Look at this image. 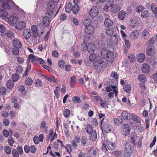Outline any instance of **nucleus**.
<instances>
[{"mask_svg":"<svg viewBox=\"0 0 157 157\" xmlns=\"http://www.w3.org/2000/svg\"><path fill=\"white\" fill-rule=\"evenodd\" d=\"M4 150L6 153L7 154H10L11 153V149L9 146H6L4 148Z\"/></svg>","mask_w":157,"mask_h":157,"instance_id":"53","label":"nucleus"},{"mask_svg":"<svg viewBox=\"0 0 157 157\" xmlns=\"http://www.w3.org/2000/svg\"><path fill=\"white\" fill-rule=\"evenodd\" d=\"M128 57V60L130 63H133L135 61V57L133 55L130 54Z\"/></svg>","mask_w":157,"mask_h":157,"instance_id":"44","label":"nucleus"},{"mask_svg":"<svg viewBox=\"0 0 157 157\" xmlns=\"http://www.w3.org/2000/svg\"><path fill=\"white\" fill-rule=\"evenodd\" d=\"M35 84L36 86L37 87H40L42 86L41 81L39 79H37L36 80Z\"/></svg>","mask_w":157,"mask_h":157,"instance_id":"54","label":"nucleus"},{"mask_svg":"<svg viewBox=\"0 0 157 157\" xmlns=\"http://www.w3.org/2000/svg\"><path fill=\"white\" fill-rule=\"evenodd\" d=\"M17 151H18V153L20 155H22L23 153V149L21 146H18L17 147Z\"/></svg>","mask_w":157,"mask_h":157,"instance_id":"60","label":"nucleus"},{"mask_svg":"<svg viewBox=\"0 0 157 157\" xmlns=\"http://www.w3.org/2000/svg\"><path fill=\"white\" fill-rule=\"evenodd\" d=\"M97 56L96 54H93L90 55L89 56V60L91 62L93 63L94 64V62H95V60H96L97 59Z\"/></svg>","mask_w":157,"mask_h":157,"instance_id":"35","label":"nucleus"},{"mask_svg":"<svg viewBox=\"0 0 157 157\" xmlns=\"http://www.w3.org/2000/svg\"><path fill=\"white\" fill-rule=\"evenodd\" d=\"M42 21L45 26L47 27L49 26L50 22L49 18L48 17H44L42 19Z\"/></svg>","mask_w":157,"mask_h":157,"instance_id":"27","label":"nucleus"},{"mask_svg":"<svg viewBox=\"0 0 157 157\" xmlns=\"http://www.w3.org/2000/svg\"><path fill=\"white\" fill-rule=\"evenodd\" d=\"M85 128L86 132L88 134L90 135V140L92 141H95L97 138L96 130H93V127L90 124L87 125Z\"/></svg>","mask_w":157,"mask_h":157,"instance_id":"3","label":"nucleus"},{"mask_svg":"<svg viewBox=\"0 0 157 157\" xmlns=\"http://www.w3.org/2000/svg\"><path fill=\"white\" fill-rule=\"evenodd\" d=\"M107 65L108 62L107 60L100 56H97V59L95 62H94V65L95 67H99L101 66L103 68H105Z\"/></svg>","mask_w":157,"mask_h":157,"instance_id":"5","label":"nucleus"},{"mask_svg":"<svg viewBox=\"0 0 157 157\" xmlns=\"http://www.w3.org/2000/svg\"><path fill=\"white\" fill-rule=\"evenodd\" d=\"M12 78L13 81L16 82L18 80L19 75L17 74H15L12 75Z\"/></svg>","mask_w":157,"mask_h":157,"instance_id":"49","label":"nucleus"},{"mask_svg":"<svg viewBox=\"0 0 157 157\" xmlns=\"http://www.w3.org/2000/svg\"><path fill=\"white\" fill-rule=\"evenodd\" d=\"M6 92V88L4 87H2L0 88V94L2 95H5Z\"/></svg>","mask_w":157,"mask_h":157,"instance_id":"51","label":"nucleus"},{"mask_svg":"<svg viewBox=\"0 0 157 157\" xmlns=\"http://www.w3.org/2000/svg\"><path fill=\"white\" fill-rule=\"evenodd\" d=\"M122 134L125 136H127L130 132L129 126L127 124H124L122 126Z\"/></svg>","mask_w":157,"mask_h":157,"instance_id":"11","label":"nucleus"},{"mask_svg":"<svg viewBox=\"0 0 157 157\" xmlns=\"http://www.w3.org/2000/svg\"><path fill=\"white\" fill-rule=\"evenodd\" d=\"M101 128L103 131L108 132L112 130V126L106 119L103 118L101 121Z\"/></svg>","mask_w":157,"mask_h":157,"instance_id":"7","label":"nucleus"},{"mask_svg":"<svg viewBox=\"0 0 157 157\" xmlns=\"http://www.w3.org/2000/svg\"><path fill=\"white\" fill-rule=\"evenodd\" d=\"M132 152L124 151V157H130Z\"/></svg>","mask_w":157,"mask_h":157,"instance_id":"64","label":"nucleus"},{"mask_svg":"<svg viewBox=\"0 0 157 157\" xmlns=\"http://www.w3.org/2000/svg\"><path fill=\"white\" fill-rule=\"evenodd\" d=\"M15 69L16 72L19 74L21 73L23 71V68L20 65L17 66L16 67Z\"/></svg>","mask_w":157,"mask_h":157,"instance_id":"48","label":"nucleus"},{"mask_svg":"<svg viewBox=\"0 0 157 157\" xmlns=\"http://www.w3.org/2000/svg\"><path fill=\"white\" fill-rule=\"evenodd\" d=\"M91 22L89 19H85L82 21V23L85 27L90 26Z\"/></svg>","mask_w":157,"mask_h":157,"instance_id":"38","label":"nucleus"},{"mask_svg":"<svg viewBox=\"0 0 157 157\" xmlns=\"http://www.w3.org/2000/svg\"><path fill=\"white\" fill-rule=\"evenodd\" d=\"M110 76L116 79H117L118 78V75L117 72L112 71L111 73Z\"/></svg>","mask_w":157,"mask_h":157,"instance_id":"45","label":"nucleus"},{"mask_svg":"<svg viewBox=\"0 0 157 157\" xmlns=\"http://www.w3.org/2000/svg\"><path fill=\"white\" fill-rule=\"evenodd\" d=\"M138 79L143 82H144L147 80V78L144 74H141L138 76Z\"/></svg>","mask_w":157,"mask_h":157,"instance_id":"40","label":"nucleus"},{"mask_svg":"<svg viewBox=\"0 0 157 157\" xmlns=\"http://www.w3.org/2000/svg\"><path fill=\"white\" fill-rule=\"evenodd\" d=\"M13 44L14 47L17 48H20L22 46L20 41L17 39H15L13 40Z\"/></svg>","mask_w":157,"mask_h":157,"instance_id":"19","label":"nucleus"},{"mask_svg":"<svg viewBox=\"0 0 157 157\" xmlns=\"http://www.w3.org/2000/svg\"><path fill=\"white\" fill-rule=\"evenodd\" d=\"M101 55L103 58L112 62L114 60V56L113 52H108L105 49H103L101 52Z\"/></svg>","mask_w":157,"mask_h":157,"instance_id":"2","label":"nucleus"},{"mask_svg":"<svg viewBox=\"0 0 157 157\" xmlns=\"http://www.w3.org/2000/svg\"><path fill=\"white\" fill-rule=\"evenodd\" d=\"M2 8L5 9L9 10L10 9L11 7L9 4L5 2L3 3L2 5Z\"/></svg>","mask_w":157,"mask_h":157,"instance_id":"42","label":"nucleus"},{"mask_svg":"<svg viewBox=\"0 0 157 157\" xmlns=\"http://www.w3.org/2000/svg\"><path fill=\"white\" fill-rule=\"evenodd\" d=\"M115 148V144L108 140H106L102 146V149L105 152L107 151L108 150H113Z\"/></svg>","mask_w":157,"mask_h":157,"instance_id":"8","label":"nucleus"},{"mask_svg":"<svg viewBox=\"0 0 157 157\" xmlns=\"http://www.w3.org/2000/svg\"><path fill=\"white\" fill-rule=\"evenodd\" d=\"M8 13L7 11L3 10H0V16L3 17V19L7 18Z\"/></svg>","mask_w":157,"mask_h":157,"instance_id":"30","label":"nucleus"},{"mask_svg":"<svg viewBox=\"0 0 157 157\" xmlns=\"http://www.w3.org/2000/svg\"><path fill=\"white\" fill-rule=\"evenodd\" d=\"M110 6L111 7V11L114 13H117L120 10V8L117 5L114 6L113 4L111 3Z\"/></svg>","mask_w":157,"mask_h":157,"instance_id":"21","label":"nucleus"},{"mask_svg":"<svg viewBox=\"0 0 157 157\" xmlns=\"http://www.w3.org/2000/svg\"><path fill=\"white\" fill-rule=\"evenodd\" d=\"M151 10L152 12L155 14L156 18H157V7L155 6L154 4H152L151 5Z\"/></svg>","mask_w":157,"mask_h":157,"instance_id":"32","label":"nucleus"},{"mask_svg":"<svg viewBox=\"0 0 157 157\" xmlns=\"http://www.w3.org/2000/svg\"><path fill=\"white\" fill-rule=\"evenodd\" d=\"M57 4L55 2H49L47 5V8H48V11L50 10V9H52V10H56L57 9Z\"/></svg>","mask_w":157,"mask_h":157,"instance_id":"13","label":"nucleus"},{"mask_svg":"<svg viewBox=\"0 0 157 157\" xmlns=\"http://www.w3.org/2000/svg\"><path fill=\"white\" fill-rule=\"evenodd\" d=\"M65 148L67 151L69 153H70L72 151V148L71 145L67 144L65 147Z\"/></svg>","mask_w":157,"mask_h":157,"instance_id":"50","label":"nucleus"},{"mask_svg":"<svg viewBox=\"0 0 157 157\" xmlns=\"http://www.w3.org/2000/svg\"><path fill=\"white\" fill-rule=\"evenodd\" d=\"M147 53L148 56H151L154 54V51L153 49L151 48L147 50Z\"/></svg>","mask_w":157,"mask_h":157,"instance_id":"55","label":"nucleus"},{"mask_svg":"<svg viewBox=\"0 0 157 157\" xmlns=\"http://www.w3.org/2000/svg\"><path fill=\"white\" fill-rule=\"evenodd\" d=\"M131 117L136 122L140 123L141 121L140 118L133 113H131Z\"/></svg>","mask_w":157,"mask_h":157,"instance_id":"28","label":"nucleus"},{"mask_svg":"<svg viewBox=\"0 0 157 157\" xmlns=\"http://www.w3.org/2000/svg\"><path fill=\"white\" fill-rule=\"evenodd\" d=\"M73 7L72 4L71 2H68L65 6V10L66 12L69 13L72 10Z\"/></svg>","mask_w":157,"mask_h":157,"instance_id":"24","label":"nucleus"},{"mask_svg":"<svg viewBox=\"0 0 157 157\" xmlns=\"http://www.w3.org/2000/svg\"><path fill=\"white\" fill-rule=\"evenodd\" d=\"M18 19L17 15L14 14L9 18V20L12 25L15 24V26L16 29H23L26 27V24L22 21H19L16 22Z\"/></svg>","mask_w":157,"mask_h":157,"instance_id":"1","label":"nucleus"},{"mask_svg":"<svg viewBox=\"0 0 157 157\" xmlns=\"http://www.w3.org/2000/svg\"><path fill=\"white\" fill-rule=\"evenodd\" d=\"M70 114V111L68 109H66L64 113H63V115L64 117L66 118L68 117L69 116V114Z\"/></svg>","mask_w":157,"mask_h":157,"instance_id":"52","label":"nucleus"},{"mask_svg":"<svg viewBox=\"0 0 157 157\" xmlns=\"http://www.w3.org/2000/svg\"><path fill=\"white\" fill-rule=\"evenodd\" d=\"M112 37V39L110 41L112 44L113 45H117L118 42V37L117 35H112L111 36Z\"/></svg>","mask_w":157,"mask_h":157,"instance_id":"20","label":"nucleus"},{"mask_svg":"<svg viewBox=\"0 0 157 157\" xmlns=\"http://www.w3.org/2000/svg\"><path fill=\"white\" fill-rule=\"evenodd\" d=\"M6 84L7 87L11 89L13 87L14 83L11 80H9L7 81Z\"/></svg>","mask_w":157,"mask_h":157,"instance_id":"34","label":"nucleus"},{"mask_svg":"<svg viewBox=\"0 0 157 157\" xmlns=\"http://www.w3.org/2000/svg\"><path fill=\"white\" fill-rule=\"evenodd\" d=\"M33 141L34 143L36 144H38L39 142V137L38 136H35L34 137Z\"/></svg>","mask_w":157,"mask_h":157,"instance_id":"63","label":"nucleus"},{"mask_svg":"<svg viewBox=\"0 0 157 157\" xmlns=\"http://www.w3.org/2000/svg\"><path fill=\"white\" fill-rule=\"evenodd\" d=\"M31 29L33 35L35 38H36L38 36V35H40V33L41 34L43 33V32H41L39 31L38 29L37 28L36 26L35 25H32L31 27Z\"/></svg>","mask_w":157,"mask_h":157,"instance_id":"9","label":"nucleus"},{"mask_svg":"<svg viewBox=\"0 0 157 157\" xmlns=\"http://www.w3.org/2000/svg\"><path fill=\"white\" fill-rule=\"evenodd\" d=\"M132 145L130 142H127L125 146V151L128 152H132Z\"/></svg>","mask_w":157,"mask_h":157,"instance_id":"23","label":"nucleus"},{"mask_svg":"<svg viewBox=\"0 0 157 157\" xmlns=\"http://www.w3.org/2000/svg\"><path fill=\"white\" fill-rule=\"evenodd\" d=\"M23 37L26 40H28L32 35L31 30L29 29H25L23 32Z\"/></svg>","mask_w":157,"mask_h":157,"instance_id":"10","label":"nucleus"},{"mask_svg":"<svg viewBox=\"0 0 157 157\" xmlns=\"http://www.w3.org/2000/svg\"><path fill=\"white\" fill-rule=\"evenodd\" d=\"M5 35L7 37L12 38L13 37L14 33L8 30L5 33Z\"/></svg>","mask_w":157,"mask_h":157,"instance_id":"41","label":"nucleus"},{"mask_svg":"<svg viewBox=\"0 0 157 157\" xmlns=\"http://www.w3.org/2000/svg\"><path fill=\"white\" fill-rule=\"evenodd\" d=\"M136 11L138 13L141 12V16L142 18L148 17L150 16V14L149 11L145 10L144 6L141 5L138 6L135 9Z\"/></svg>","mask_w":157,"mask_h":157,"instance_id":"4","label":"nucleus"},{"mask_svg":"<svg viewBox=\"0 0 157 157\" xmlns=\"http://www.w3.org/2000/svg\"><path fill=\"white\" fill-rule=\"evenodd\" d=\"M99 13L98 8L95 6H93L89 11L90 16L92 17H96Z\"/></svg>","mask_w":157,"mask_h":157,"instance_id":"12","label":"nucleus"},{"mask_svg":"<svg viewBox=\"0 0 157 157\" xmlns=\"http://www.w3.org/2000/svg\"><path fill=\"white\" fill-rule=\"evenodd\" d=\"M131 113H129L126 111L123 112L121 114V116L123 119L125 120L130 119L131 118Z\"/></svg>","mask_w":157,"mask_h":157,"instance_id":"17","label":"nucleus"},{"mask_svg":"<svg viewBox=\"0 0 157 157\" xmlns=\"http://www.w3.org/2000/svg\"><path fill=\"white\" fill-rule=\"evenodd\" d=\"M104 23L105 26L109 27L113 25V22L110 19L106 18L105 20Z\"/></svg>","mask_w":157,"mask_h":157,"instance_id":"36","label":"nucleus"},{"mask_svg":"<svg viewBox=\"0 0 157 157\" xmlns=\"http://www.w3.org/2000/svg\"><path fill=\"white\" fill-rule=\"evenodd\" d=\"M123 120L120 117H118L114 119V123L116 125H120L122 124Z\"/></svg>","mask_w":157,"mask_h":157,"instance_id":"26","label":"nucleus"},{"mask_svg":"<svg viewBox=\"0 0 157 157\" xmlns=\"http://www.w3.org/2000/svg\"><path fill=\"white\" fill-rule=\"evenodd\" d=\"M86 139L85 137H82L81 140V143L83 147H84L86 144Z\"/></svg>","mask_w":157,"mask_h":157,"instance_id":"59","label":"nucleus"},{"mask_svg":"<svg viewBox=\"0 0 157 157\" xmlns=\"http://www.w3.org/2000/svg\"><path fill=\"white\" fill-rule=\"evenodd\" d=\"M95 49V45L93 43H90L87 45V51L89 53H93L94 52Z\"/></svg>","mask_w":157,"mask_h":157,"instance_id":"14","label":"nucleus"},{"mask_svg":"<svg viewBox=\"0 0 157 157\" xmlns=\"http://www.w3.org/2000/svg\"><path fill=\"white\" fill-rule=\"evenodd\" d=\"M85 31L86 33L87 34H92L94 31V29L91 25L85 27Z\"/></svg>","mask_w":157,"mask_h":157,"instance_id":"18","label":"nucleus"},{"mask_svg":"<svg viewBox=\"0 0 157 157\" xmlns=\"http://www.w3.org/2000/svg\"><path fill=\"white\" fill-rule=\"evenodd\" d=\"M8 142L9 144V145L12 146L13 145L14 141L13 139V138L11 136H10L8 139Z\"/></svg>","mask_w":157,"mask_h":157,"instance_id":"61","label":"nucleus"},{"mask_svg":"<svg viewBox=\"0 0 157 157\" xmlns=\"http://www.w3.org/2000/svg\"><path fill=\"white\" fill-rule=\"evenodd\" d=\"M126 14L127 13L125 11L121 10L119 13L118 17L119 19L122 20L125 18Z\"/></svg>","mask_w":157,"mask_h":157,"instance_id":"22","label":"nucleus"},{"mask_svg":"<svg viewBox=\"0 0 157 157\" xmlns=\"http://www.w3.org/2000/svg\"><path fill=\"white\" fill-rule=\"evenodd\" d=\"M70 84L71 88H74L75 86V84L76 82V78L75 76H73L70 78Z\"/></svg>","mask_w":157,"mask_h":157,"instance_id":"29","label":"nucleus"},{"mask_svg":"<svg viewBox=\"0 0 157 157\" xmlns=\"http://www.w3.org/2000/svg\"><path fill=\"white\" fill-rule=\"evenodd\" d=\"M142 70L143 72L144 73H147L150 70V66L147 63H144L142 66Z\"/></svg>","mask_w":157,"mask_h":157,"instance_id":"15","label":"nucleus"},{"mask_svg":"<svg viewBox=\"0 0 157 157\" xmlns=\"http://www.w3.org/2000/svg\"><path fill=\"white\" fill-rule=\"evenodd\" d=\"M3 123L6 126H8L9 125L10 121L8 119L4 118L3 120Z\"/></svg>","mask_w":157,"mask_h":157,"instance_id":"58","label":"nucleus"},{"mask_svg":"<svg viewBox=\"0 0 157 157\" xmlns=\"http://www.w3.org/2000/svg\"><path fill=\"white\" fill-rule=\"evenodd\" d=\"M131 86L128 84H126L123 87V89L124 91L126 92L130 91L131 90Z\"/></svg>","mask_w":157,"mask_h":157,"instance_id":"39","label":"nucleus"},{"mask_svg":"<svg viewBox=\"0 0 157 157\" xmlns=\"http://www.w3.org/2000/svg\"><path fill=\"white\" fill-rule=\"evenodd\" d=\"M79 11V7L78 5L76 4H75V5L73 7L72 11L73 13L75 14H77L78 13Z\"/></svg>","mask_w":157,"mask_h":157,"instance_id":"31","label":"nucleus"},{"mask_svg":"<svg viewBox=\"0 0 157 157\" xmlns=\"http://www.w3.org/2000/svg\"><path fill=\"white\" fill-rule=\"evenodd\" d=\"M73 102L75 103H79L81 102L80 98L78 96H74L72 99Z\"/></svg>","mask_w":157,"mask_h":157,"instance_id":"43","label":"nucleus"},{"mask_svg":"<svg viewBox=\"0 0 157 157\" xmlns=\"http://www.w3.org/2000/svg\"><path fill=\"white\" fill-rule=\"evenodd\" d=\"M33 82V80L31 78H26L25 81V83L26 85L30 86Z\"/></svg>","mask_w":157,"mask_h":157,"instance_id":"37","label":"nucleus"},{"mask_svg":"<svg viewBox=\"0 0 157 157\" xmlns=\"http://www.w3.org/2000/svg\"><path fill=\"white\" fill-rule=\"evenodd\" d=\"M58 66L62 68L64 67L65 64V62L63 60H59L58 63Z\"/></svg>","mask_w":157,"mask_h":157,"instance_id":"46","label":"nucleus"},{"mask_svg":"<svg viewBox=\"0 0 157 157\" xmlns=\"http://www.w3.org/2000/svg\"><path fill=\"white\" fill-rule=\"evenodd\" d=\"M144 55L143 53H140L138 56V61L140 62H142L145 59Z\"/></svg>","mask_w":157,"mask_h":157,"instance_id":"33","label":"nucleus"},{"mask_svg":"<svg viewBox=\"0 0 157 157\" xmlns=\"http://www.w3.org/2000/svg\"><path fill=\"white\" fill-rule=\"evenodd\" d=\"M139 36V32L138 31L135 30L132 31L129 35L130 37L132 40L136 39Z\"/></svg>","mask_w":157,"mask_h":157,"instance_id":"16","label":"nucleus"},{"mask_svg":"<svg viewBox=\"0 0 157 157\" xmlns=\"http://www.w3.org/2000/svg\"><path fill=\"white\" fill-rule=\"evenodd\" d=\"M55 10H52V9H50V10H49L48 11V8H47L46 10V13L47 14L50 16H52L53 14V13Z\"/></svg>","mask_w":157,"mask_h":157,"instance_id":"56","label":"nucleus"},{"mask_svg":"<svg viewBox=\"0 0 157 157\" xmlns=\"http://www.w3.org/2000/svg\"><path fill=\"white\" fill-rule=\"evenodd\" d=\"M12 153L13 157H19V155L17 150L14 149L12 150Z\"/></svg>","mask_w":157,"mask_h":157,"instance_id":"57","label":"nucleus"},{"mask_svg":"<svg viewBox=\"0 0 157 157\" xmlns=\"http://www.w3.org/2000/svg\"><path fill=\"white\" fill-rule=\"evenodd\" d=\"M6 30L5 27L3 25H0V32L2 33H4Z\"/></svg>","mask_w":157,"mask_h":157,"instance_id":"62","label":"nucleus"},{"mask_svg":"<svg viewBox=\"0 0 157 157\" xmlns=\"http://www.w3.org/2000/svg\"><path fill=\"white\" fill-rule=\"evenodd\" d=\"M113 30L112 29L109 28H107L106 30V34L109 36L112 35L113 34Z\"/></svg>","mask_w":157,"mask_h":157,"instance_id":"47","label":"nucleus"},{"mask_svg":"<svg viewBox=\"0 0 157 157\" xmlns=\"http://www.w3.org/2000/svg\"><path fill=\"white\" fill-rule=\"evenodd\" d=\"M105 90L107 92H109L108 94V96L109 98H113V97L114 94H115L116 97L117 96L118 89L116 86L110 85L106 87Z\"/></svg>","mask_w":157,"mask_h":157,"instance_id":"6","label":"nucleus"},{"mask_svg":"<svg viewBox=\"0 0 157 157\" xmlns=\"http://www.w3.org/2000/svg\"><path fill=\"white\" fill-rule=\"evenodd\" d=\"M150 34L147 29H145L144 30L142 33V36H141L142 38L147 40L148 39Z\"/></svg>","mask_w":157,"mask_h":157,"instance_id":"25","label":"nucleus"}]
</instances>
